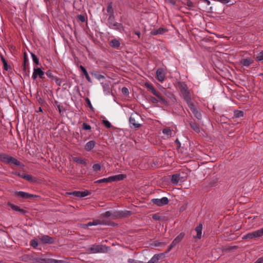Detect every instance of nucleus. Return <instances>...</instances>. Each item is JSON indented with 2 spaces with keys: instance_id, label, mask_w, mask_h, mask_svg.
Masks as SVG:
<instances>
[{
  "instance_id": "0e129e2a",
  "label": "nucleus",
  "mask_w": 263,
  "mask_h": 263,
  "mask_svg": "<svg viewBox=\"0 0 263 263\" xmlns=\"http://www.w3.org/2000/svg\"><path fill=\"white\" fill-rule=\"evenodd\" d=\"M17 212H21L22 211V210L20 209H19L18 207H17Z\"/></svg>"
},
{
  "instance_id": "6ab92c4d",
  "label": "nucleus",
  "mask_w": 263,
  "mask_h": 263,
  "mask_svg": "<svg viewBox=\"0 0 263 263\" xmlns=\"http://www.w3.org/2000/svg\"><path fill=\"white\" fill-rule=\"evenodd\" d=\"M72 160L73 161H74L78 163L82 164L84 165H87V163H86V161L84 159H83L80 157H73Z\"/></svg>"
},
{
  "instance_id": "de8ad7c7",
  "label": "nucleus",
  "mask_w": 263,
  "mask_h": 263,
  "mask_svg": "<svg viewBox=\"0 0 263 263\" xmlns=\"http://www.w3.org/2000/svg\"><path fill=\"white\" fill-rule=\"evenodd\" d=\"M79 68L82 70V71L83 72V73L84 74V76L88 73L86 69L83 66L80 65Z\"/></svg>"
},
{
  "instance_id": "39448f33",
  "label": "nucleus",
  "mask_w": 263,
  "mask_h": 263,
  "mask_svg": "<svg viewBox=\"0 0 263 263\" xmlns=\"http://www.w3.org/2000/svg\"><path fill=\"white\" fill-rule=\"evenodd\" d=\"M140 118V115L137 113H132L129 119V124L131 127L139 128L141 124L137 120Z\"/></svg>"
},
{
  "instance_id": "2f4dec72",
  "label": "nucleus",
  "mask_w": 263,
  "mask_h": 263,
  "mask_svg": "<svg viewBox=\"0 0 263 263\" xmlns=\"http://www.w3.org/2000/svg\"><path fill=\"white\" fill-rule=\"evenodd\" d=\"M178 243L176 241H175V240H174L171 243V244L170 245V246L168 247V250H167V252H169L170 251L172 248H173L175 246H176Z\"/></svg>"
},
{
  "instance_id": "052dcab7",
  "label": "nucleus",
  "mask_w": 263,
  "mask_h": 263,
  "mask_svg": "<svg viewBox=\"0 0 263 263\" xmlns=\"http://www.w3.org/2000/svg\"><path fill=\"white\" fill-rule=\"evenodd\" d=\"M10 205L11 206L12 210H16V206L15 205H13V204H10Z\"/></svg>"
},
{
  "instance_id": "f8f14e48",
  "label": "nucleus",
  "mask_w": 263,
  "mask_h": 263,
  "mask_svg": "<svg viewBox=\"0 0 263 263\" xmlns=\"http://www.w3.org/2000/svg\"><path fill=\"white\" fill-rule=\"evenodd\" d=\"M17 176H19L30 182H34L36 181L35 178L33 177L32 176L29 174L24 173H17Z\"/></svg>"
},
{
  "instance_id": "a19ab883",
  "label": "nucleus",
  "mask_w": 263,
  "mask_h": 263,
  "mask_svg": "<svg viewBox=\"0 0 263 263\" xmlns=\"http://www.w3.org/2000/svg\"><path fill=\"white\" fill-rule=\"evenodd\" d=\"M193 114L197 119H199L201 118V115L200 112L198 110V109H197L196 111H195V112H193Z\"/></svg>"
},
{
  "instance_id": "5fc2aeb1",
  "label": "nucleus",
  "mask_w": 263,
  "mask_h": 263,
  "mask_svg": "<svg viewBox=\"0 0 263 263\" xmlns=\"http://www.w3.org/2000/svg\"><path fill=\"white\" fill-rule=\"evenodd\" d=\"M167 2L169 3H171L173 5H175L176 4V0H166Z\"/></svg>"
},
{
  "instance_id": "58836bf2",
  "label": "nucleus",
  "mask_w": 263,
  "mask_h": 263,
  "mask_svg": "<svg viewBox=\"0 0 263 263\" xmlns=\"http://www.w3.org/2000/svg\"><path fill=\"white\" fill-rule=\"evenodd\" d=\"M122 92L124 95L127 96L129 94V91H128V88L126 87H123L122 88Z\"/></svg>"
},
{
  "instance_id": "bf43d9fd",
  "label": "nucleus",
  "mask_w": 263,
  "mask_h": 263,
  "mask_svg": "<svg viewBox=\"0 0 263 263\" xmlns=\"http://www.w3.org/2000/svg\"><path fill=\"white\" fill-rule=\"evenodd\" d=\"M135 33L138 36V38L140 37L141 33L139 31H135Z\"/></svg>"
},
{
  "instance_id": "ea45409f",
  "label": "nucleus",
  "mask_w": 263,
  "mask_h": 263,
  "mask_svg": "<svg viewBox=\"0 0 263 263\" xmlns=\"http://www.w3.org/2000/svg\"><path fill=\"white\" fill-rule=\"evenodd\" d=\"M103 122L104 124V125L107 127V128H110L112 126L110 124V123L106 120H103Z\"/></svg>"
},
{
  "instance_id": "f257e3e1",
  "label": "nucleus",
  "mask_w": 263,
  "mask_h": 263,
  "mask_svg": "<svg viewBox=\"0 0 263 263\" xmlns=\"http://www.w3.org/2000/svg\"><path fill=\"white\" fill-rule=\"evenodd\" d=\"M125 176L123 174H120L115 176H111L108 178H103L101 179L98 180L95 182V183H109L112 182H115L118 181L122 180L125 178Z\"/></svg>"
},
{
  "instance_id": "37998d69",
  "label": "nucleus",
  "mask_w": 263,
  "mask_h": 263,
  "mask_svg": "<svg viewBox=\"0 0 263 263\" xmlns=\"http://www.w3.org/2000/svg\"><path fill=\"white\" fill-rule=\"evenodd\" d=\"M128 262L129 263H145V262H144L143 261L135 260V259H129L128 260Z\"/></svg>"
},
{
  "instance_id": "bb28decb",
  "label": "nucleus",
  "mask_w": 263,
  "mask_h": 263,
  "mask_svg": "<svg viewBox=\"0 0 263 263\" xmlns=\"http://www.w3.org/2000/svg\"><path fill=\"white\" fill-rule=\"evenodd\" d=\"M92 168L93 171L95 172H98L100 171L101 168V165L100 163H96L94 164L92 166Z\"/></svg>"
},
{
  "instance_id": "c85d7f7f",
  "label": "nucleus",
  "mask_w": 263,
  "mask_h": 263,
  "mask_svg": "<svg viewBox=\"0 0 263 263\" xmlns=\"http://www.w3.org/2000/svg\"><path fill=\"white\" fill-rule=\"evenodd\" d=\"M110 22L115 23L114 21V14H110L107 20V25L109 27V23Z\"/></svg>"
},
{
  "instance_id": "6e6552de",
  "label": "nucleus",
  "mask_w": 263,
  "mask_h": 263,
  "mask_svg": "<svg viewBox=\"0 0 263 263\" xmlns=\"http://www.w3.org/2000/svg\"><path fill=\"white\" fill-rule=\"evenodd\" d=\"M0 158L5 162L16 165V160L11 156L3 154L1 155Z\"/></svg>"
},
{
  "instance_id": "603ef678",
  "label": "nucleus",
  "mask_w": 263,
  "mask_h": 263,
  "mask_svg": "<svg viewBox=\"0 0 263 263\" xmlns=\"http://www.w3.org/2000/svg\"><path fill=\"white\" fill-rule=\"evenodd\" d=\"M254 263H263V257L258 258Z\"/></svg>"
},
{
  "instance_id": "0eeeda50",
  "label": "nucleus",
  "mask_w": 263,
  "mask_h": 263,
  "mask_svg": "<svg viewBox=\"0 0 263 263\" xmlns=\"http://www.w3.org/2000/svg\"><path fill=\"white\" fill-rule=\"evenodd\" d=\"M152 202L159 206L166 205L168 202V199L167 197H164L161 199H152Z\"/></svg>"
},
{
  "instance_id": "9d476101",
  "label": "nucleus",
  "mask_w": 263,
  "mask_h": 263,
  "mask_svg": "<svg viewBox=\"0 0 263 263\" xmlns=\"http://www.w3.org/2000/svg\"><path fill=\"white\" fill-rule=\"evenodd\" d=\"M156 78L157 80L162 82L164 81L165 78V72L163 69L158 68L156 71Z\"/></svg>"
},
{
  "instance_id": "a18cd8bd",
  "label": "nucleus",
  "mask_w": 263,
  "mask_h": 263,
  "mask_svg": "<svg viewBox=\"0 0 263 263\" xmlns=\"http://www.w3.org/2000/svg\"><path fill=\"white\" fill-rule=\"evenodd\" d=\"M99 223V222H98V221H93V222H89L87 223L86 224V226L87 227H88V226H97Z\"/></svg>"
},
{
  "instance_id": "72a5a7b5",
  "label": "nucleus",
  "mask_w": 263,
  "mask_h": 263,
  "mask_svg": "<svg viewBox=\"0 0 263 263\" xmlns=\"http://www.w3.org/2000/svg\"><path fill=\"white\" fill-rule=\"evenodd\" d=\"M30 245L34 248H36L38 246L37 241L36 239H32L30 242Z\"/></svg>"
},
{
  "instance_id": "6e6d98bb",
  "label": "nucleus",
  "mask_w": 263,
  "mask_h": 263,
  "mask_svg": "<svg viewBox=\"0 0 263 263\" xmlns=\"http://www.w3.org/2000/svg\"><path fill=\"white\" fill-rule=\"evenodd\" d=\"M79 18L80 20H81L82 22L85 21V18L83 16L80 15V16H79Z\"/></svg>"
},
{
  "instance_id": "680f3d73",
  "label": "nucleus",
  "mask_w": 263,
  "mask_h": 263,
  "mask_svg": "<svg viewBox=\"0 0 263 263\" xmlns=\"http://www.w3.org/2000/svg\"><path fill=\"white\" fill-rule=\"evenodd\" d=\"M4 67L5 69L8 70V65L7 63H6V65H4Z\"/></svg>"
},
{
  "instance_id": "774afa93",
  "label": "nucleus",
  "mask_w": 263,
  "mask_h": 263,
  "mask_svg": "<svg viewBox=\"0 0 263 263\" xmlns=\"http://www.w3.org/2000/svg\"><path fill=\"white\" fill-rule=\"evenodd\" d=\"M176 143H177V142H178V143H179V142H178V140H176Z\"/></svg>"
},
{
  "instance_id": "393cba45",
  "label": "nucleus",
  "mask_w": 263,
  "mask_h": 263,
  "mask_svg": "<svg viewBox=\"0 0 263 263\" xmlns=\"http://www.w3.org/2000/svg\"><path fill=\"white\" fill-rule=\"evenodd\" d=\"M159 259V255H155L147 262L145 263H157Z\"/></svg>"
},
{
  "instance_id": "3c124183",
  "label": "nucleus",
  "mask_w": 263,
  "mask_h": 263,
  "mask_svg": "<svg viewBox=\"0 0 263 263\" xmlns=\"http://www.w3.org/2000/svg\"><path fill=\"white\" fill-rule=\"evenodd\" d=\"M151 100L153 103H158L159 101L161 102V101L159 100L158 98L157 99L154 97H152L151 98Z\"/></svg>"
},
{
  "instance_id": "13d9d810",
  "label": "nucleus",
  "mask_w": 263,
  "mask_h": 263,
  "mask_svg": "<svg viewBox=\"0 0 263 263\" xmlns=\"http://www.w3.org/2000/svg\"><path fill=\"white\" fill-rule=\"evenodd\" d=\"M1 59H2V61L4 65H6V61L3 57H2V56L1 57Z\"/></svg>"
},
{
  "instance_id": "423d86ee",
  "label": "nucleus",
  "mask_w": 263,
  "mask_h": 263,
  "mask_svg": "<svg viewBox=\"0 0 263 263\" xmlns=\"http://www.w3.org/2000/svg\"><path fill=\"white\" fill-rule=\"evenodd\" d=\"M180 91L184 98L186 101H189L191 99L190 97V92L187 89V86L182 84L180 86Z\"/></svg>"
},
{
  "instance_id": "a878e982",
  "label": "nucleus",
  "mask_w": 263,
  "mask_h": 263,
  "mask_svg": "<svg viewBox=\"0 0 263 263\" xmlns=\"http://www.w3.org/2000/svg\"><path fill=\"white\" fill-rule=\"evenodd\" d=\"M184 236V234L183 233H181L174 239V240H175V241L177 242L178 243H179L183 239Z\"/></svg>"
},
{
  "instance_id": "9b49d317",
  "label": "nucleus",
  "mask_w": 263,
  "mask_h": 263,
  "mask_svg": "<svg viewBox=\"0 0 263 263\" xmlns=\"http://www.w3.org/2000/svg\"><path fill=\"white\" fill-rule=\"evenodd\" d=\"M37 76H39L41 79H43L44 77V72L40 68L34 69L32 78L33 80H35Z\"/></svg>"
},
{
  "instance_id": "7c9ffc66",
  "label": "nucleus",
  "mask_w": 263,
  "mask_h": 263,
  "mask_svg": "<svg viewBox=\"0 0 263 263\" xmlns=\"http://www.w3.org/2000/svg\"><path fill=\"white\" fill-rule=\"evenodd\" d=\"M256 60H257L258 61H262L263 60V52H260L258 53L256 55Z\"/></svg>"
},
{
  "instance_id": "338daca9",
  "label": "nucleus",
  "mask_w": 263,
  "mask_h": 263,
  "mask_svg": "<svg viewBox=\"0 0 263 263\" xmlns=\"http://www.w3.org/2000/svg\"><path fill=\"white\" fill-rule=\"evenodd\" d=\"M17 166H18L20 165V163L18 162H17Z\"/></svg>"
},
{
  "instance_id": "4d7b16f0",
  "label": "nucleus",
  "mask_w": 263,
  "mask_h": 263,
  "mask_svg": "<svg viewBox=\"0 0 263 263\" xmlns=\"http://www.w3.org/2000/svg\"><path fill=\"white\" fill-rule=\"evenodd\" d=\"M86 102H87V103H88V105L89 106V107L90 108H91L92 106H91V103H90V101L89 99L87 98L86 99Z\"/></svg>"
},
{
  "instance_id": "5701e85b",
  "label": "nucleus",
  "mask_w": 263,
  "mask_h": 263,
  "mask_svg": "<svg viewBox=\"0 0 263 263\" xmlns=\"http://www.w3.org/2000/svg\"><path fill=\"white\" fill-rule=\"evenodd\" d=\"M102 87L103 88L104 91L105 92L106 94H108L110 92V87L108 83H101Z\"/></svg>"
},
{
  "instance_id": "7ed1b4c3",
  "label": "nucleus",
  "mask_w": 263,
  "mask_h": 263,
  "mask_svg": "<svg viewBox=\"0 0 263 263\" xmlns=\"http://www.w3.org/2000/svg\"><path fill=\"white\" fill-rule=\"evenodd\" d=\"M263 235V228L255 231L248 233L242 236L243 239H254Z\"/></svg>"
},
{
  "instance_id": "4be33fe9",
  "label": "nucleus",
  "mask_w": 263,
  "mask_h": 263,
  "mask_svg": "<svg viewBox=\"0 0 263 263\" xmlns=\"http://www.w3.org/2000/svg\"><path fill=\"white\" fill-rule=\"evenodd\" d=\"M180 180V175L178 174H174L172 177V182L174 184H177Z\"/></svg>"
},
{
  "instance_id": "1a4fd4ad",
  "label": "nucleus",
  "mask_w": 263,
  "mask_h": 263,
  "mask_svg": "<svg viewBox=\"0 0 263 263\" xmlns=\"http://www.w3.org/2000/svg\"><path fill=\"white\" fill-rule=\"evenodd\" d=\"M110 29L118 30L120 32H122L124 30V28L122 24L117 22L109 23V27Z\"/></svg>"
},
{
  "instance_id": "69168bd1",
  "label": "nucleus",
  "mask_w": 263,
  "mask_h": 263,
  "mask_svg": "<svg viewBox=\"0 0 263 263\" xmlns=\"http://www.w3.org/2000/svg\"><path fill=\"white\" fill-rule=\"evenodd\" d=\"M39 111H42V109L41 107H39Z\"/></svg>"
},
{
  "instance_id": "8fccbe9b",
  "label": "nucleus",
  "mask_w": 263,
  "mask_h": 263,
  "mask_svg": "<svg viewBox=\"0 0 263 263\" xmlns=\"http://www.w3.org/2000/svg\"><path fill=\"white\" fill-rule=\"evenodd\" d=\"M163 245H164V243L163 242H160V241H155L154 242V245L156 247L161 246Z\"/></svg>"
},
{
  "instance_id": "f704fd0d",
  "label": "nucleus",
  "mask_w": 263,
  "mask_h": 263,
  "mask_svg": "<svg viewBox=\"0 0 263 263\" xmlns=\"http://www.w3.org/2000/svg\"><path fill=\"white\" fill-rule=\"evenodd\" d=\"M68 195H73L76 197H80V191H74L67 193Z\"/></svg>"
},
{
  "instance_id": "b1692460",
  "label": "nucleus",
  "mask_w": 263,
  "mask_h": 263,
  "mask_svg": "<svg viewBox=\"0 0 263 263\" xmlns=\"http://www.w3.org/2000/svg\"><path fill=\"white\" fill-rule=\"evenodd\" d=\"M190 126H191V128L196 133L200 132V129H199V125L197 123H194V122H191V123H190Z\"/></svg>"
},
{
  "instance_id": "aec40b11",
  "label": "nucleus",
  "mask_w": 263,
  "mask_h": 263,
  "mask_svg": "<svg viewBox=\"0 0 263 263\" xmlns=\"http://www.w3.org/2000/svg\"><path fill=\"white\" fill-rule=\"evenodd\" d=\"M110 45L115 48H118L120 46V43L118 40L115 39L110 41Z\"/></svg>"
},
{
  "instance_id": "864d4df0",
  "label": "nucleus",
  "mask_w": 263,
  "mask_h": 263,
  "mask_svg": "<svg viewBox=\"0 0 263 263\" xmlns=\"http://www.w3.org/2000/svg\"><path fill=\"white\" fill-rule=\"evenodd\" d=\"M85 76L86 79H87V80L88 82H91V78H90L89 76L88 75V73H87L86 75H85Z\"/></svg>"
},
{
  "instance_id": "a211bd4d",
  "label": "nucleus",
  "mask_w": 263,
  "mask_h": 263,
  "mask_svg": "<svg viewBox=\"0 0 263 263\" xmlns=\"http://www.w3.org/2000/svg\"><path fill=\"white\" fill-rule=\"evenodd\" d=\"M166 30L163 28H160L158 29H154L152 31L151 34L154 35H156L157 34H162L165 32Z\"/></svg>"
},
{
  "instance_id": "473e14b6",
  "label": "nucleus",
  "mask_w": 263,
  "mask_h": 263,
  "mask_svg": "<svg viewBox=\"0 0 263 263\" xmlns=\"http://www.w3.org/2000/svg\"><path fill=\"white\" fill-rule=\"evenodd\" d=\"M92 74L94 75L95 78H96L98 80H101V79L104 78V76H103L102 74H100L99 73H92Z\"/></svg>"
},
{
  "instance_id": "f03ea898",
  "label": "nucleus",
  "mask_w": 263,
  "mask_h": 263,
  "mask_svg": "<svg viewBox=\"0 0 263 263\" xmlns=\"http://www.w3.org/2000/svg\"><path fill=\"white\" fill-rule=\"evenodd\" d=\"M91 253H104L107 251V248L103 245H93L87 249Z\"/></svg>"
},
{
  "instance_id": "412c9836",
  "label": "nucleus",
  "mask_w": 263,
  "mask_h": 263,
  "mask_svg": "<svg viewBox=\"0 0 263 263\" xmlns=\"http://www.w3.org/2000/svg\"><path fill=\"white\" fill-rule=\"evenodd\" d=\"M162 133L166 136L167 138L171 137L173 134V130L169 127H166L162 130Z\"/></svg>"
},
{
  "instance_id": "09e8293b",
  "label": "nucleus",
  "mask_w": 263,
  "mask_h": 263,
  "mask_svg": "<svg viewBox=\"0 0 263 263\" xmlns=\"http://www.w3.org/2000/svg\"><path fill=\"white\" fill-rule=\"evenodd\" d=\"M186 5L190 8L191 9L192 7H194V4L193 3L190 1H187V2H186Z\"/></svg>"
},
{
  "instance_id": "c03bdc74",
  "label": "nucleus",
  "mask_w": 263,
  "mask_h": 263,
  "mask_svg": "<svg viewBox=\"0 0 263 263\" xmlns=\"http://www.w3.org/2000/svg\"><path fill=\"white\" fill-rule=\"evenodd\" d=\"M31 56H32V60H33V62L34 63H35L36 64H38L39 63V59L37 58V57L33 53H31Z\"/></svg>"
},
{
  "instance_id": "4c0bfd02",
  "label": "nucleus",
  "mask_w": 263,
  "mask_h": 263,
  "mask_svg": "<svg viewBox=\"0 0 263 263\" xmlns=\"http://www.w3.org/2000/svg\"><path fill=\"white\" fill-rule=\"evenodd\" d=\"M107 11L108 13H110V14H114L111 3L109 4L107 6Z\"/></svg>"
},
{
  "instance_id": "2eb2a0df",
  "label": "nucleus",
  "mask_w": 263,
  "mask_h": 263,
  "mask_svg": "<svg viewBox=\"0 0 263 263\" xmlns=\"http://www.w3.org/2000/svg\"><path fill=\"white\" fill-rule=\"evenodd\" d=\"M36 196L35 195H34L33 194H30L26 192H17V198L20 197L24 199H28V198H31L32 197H34Z\"/></svg>"
},
{
  "instance_id": "e433bc0d",
  "label": "nucleus",
  "mask_w": 263,
  "mask_h": 263,
  "mask_svg": "<svg viewBox=\"0 0 263 263\" xmlns=\"http://www.w3.org/2000/svg\"><path fill=\"white\" fill-rule=\"evenodd\" d=\"M46 260L44 258H42L40 257H37L35 259L34 262H39V263H45L46 262Z\"/></svg>"
},
{
  "instance_id": "dca6fc26",
  "label": "nucleus",
  "mask_w": 263,
  "mask_h": 263,
  "mask_svg": "<svg viewBox=\"0 0 263 263\" xmlns=\"http://www.w3.org/2000/svg\"><path fill=\"white\" fill-rule=\"evenodd\" d=\"M202 224H200L198 226H197L195 230V231L196 233V235H194L193 237L195 238L200 239L202 236Z\"/></svg>"
},
{
  "instance_id": "f3484780",
  "label": "nucleus",
  "mask_w": 263,
  "mask_h": 263,
  "mask_svg": "<svg viewBox=\"0 0 263 263\" xmlns=\"http://www.w3.org/2000/svg\"><path fill=\"white\" fill-rule=\"evenodd\" d=\"M96 145V142L93 140L88 141L85 145V149L87 151H90L94 148Z\"/></svg>"
},
{
  "instance_id": "ddd939ff",
  "label": "nucleus",
  "mask_w": 263,
  "mask_h": 263,
  "mask_svg": "<svg viewBox=\"0 0 263 263\" xmlns=\"http://www.w3.org/2000/svg\"><path fill=\"white\" fill-rule=\"evenodd\" d=\"M253 60L250 58H242L240 61V64L245 67H249L252 63H253Z\"/></svg>"
},
{
  "instance_id": "cd10ccee",
  "label": "nucleus",
  "mask_w": 263,
  "mask_h": 263,
  "mask_svg": "<svg viewBox=\"0 0 263 263\" xmlns=\"http://www.w3.org/2000/svg\"><path fill=\"white\" fill-rule=\"evenodd\" d=\"M243 112L241 110H235L234 111V116L236 118H240L241 117H243Z\"/></svg>"
},
{
  "instance_id": "49530a36",
  "label": "nucleus",
  "mask_w": 263,
  "mask_h": 263,
  "mask_svg": "<svg viewBox=\"0 0 263 263\" xmlns=\"http://www.w3.org/2000/svg\"><path fill=\"white\" fill-rule=\"evenodd\" d=\"M189 106H190V109L191 110V111H192V112H195V111H196V110L197 109L196 107L192 104H189Z\"/></svg>"
},
{
  "instance_id": "e2e57ef3",
  "label": "nucleus",
  "mask_w": 263,
  "mask_h": 263,
  "mask_svg": "<svg viewBox=\"0 0 263 263\" xmlns=\"http://www.w3.org/2000/svg\"><path fill=\"white\" fill-rule=\"evenodd\" d=\"M46 74L48 77H51V73L49 71H48Z\"/></svg>"
},
{
  "instance_id": "c756f323",
  "label": "nucleus",
  "mask_w": 263,
  "mask_h": 263,
  "mask_svg": "<svg viewBox=\"0 0 263 263\" xmlns=\"http://www.w3.org/2000/svg\"><path fill=\"white\" fill-rule=\"evenodd\" d=\"M89 194L90 193L87 190L84 191H80V197H84L89 195Z\"/></svg>"
},
{
  "instance_id": "4468645a",
  "label": "nucleus",
  "mask_w": 263,
  "mask_h": 263,
  "mask_svg": "<svg viewBox=\"0 0 263 263\" xmlns=\"http://www.w3.org/2000/svg\"><path fill=\"white\" fill-rule=\"evenodd\" d=\"M41 241L43 243H52L53 242V238L47 235H42L40 237Z\"/></svg>"
},
{
  "instance_id": "79ce46f5",
  "label": "nucleus",
  "mask_w": 263,
  "mask_h": 263,
  "mask_svg": "<svg viewBox=\"0 0 263 263\" xmlns=\"http://www.w3.org/2000/svg\"><path fill=\"white\" fill-rule=\"evenodd\" d=\"M83 128L85 130H90L91 129V126L87 123H84L83 124Z\"/></svg>"
},
{
  "instance_id": "20e7f679",
  "label": "nucleus",
  "mask_w": 263,
  "mask_h": 263,
  "mask_svg": "<svg viewBox=\"0 0 263 263\" xmlns=\"http://www.w3.org/2000/svg\"><path fill=\"white\" fill-rule=\"evenodd\" d=\"M145 86L148 91H150L154 95L159 99L162 104L165 105L167 103L166 100L156 91L152 84L146 83Z\"/></svg>"
},
{
  "instance_id": "c9c22d12",
  "label": "nucleus",
  "mask_w": 263,
  "mask_h": 263,
  "mask_svg": "<svg viewBox=\"0 0 263 263\" xmlns=\"http://www.w3.org/2000/svg\"><path fill=\"white\" fill-rule=\"evenodd\" d=\"M103 216L106 217H113L114 215H113L112 213H111V212L107 211L103 214Z\"/></svg>"
}]
</instances>
